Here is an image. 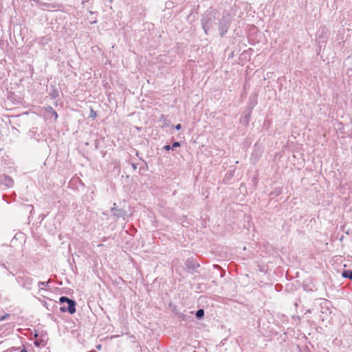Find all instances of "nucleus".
Segmentation results:
<instances>
[{"mask_svg":"<svg viewBox=\"0 0 352 352\" xmlns=\"http://www.w3.org/2000/svg\"><path fill=\"white\" fill-rule=\"evenodd\" d=\"M96 23V21H91V23Z\"/></svg>","mask_w":352,"mask_h":352,"instance_id":"412c9836","label":"nucleus"},{"mask_svg":"<svg viewBox=\"0 0 352 352\" xmlns=\"http://www.w3.org/2000/svg\"><path fill=\"white\" fill-rule=\"evenodd\" d=\"M56 96H58V91H54V93H53L52 97H53V98H56Z\"/></svg>","mask_w":352,"mask_h":352,"instance_id":"f3484780","label":"nucleus"},{"mask_svg":"<svg viewBox=\"0 0 352 352\" xmlns=\"http://www.w3.org/2000/svg\"><path fill=\"white\" fill-rule=\"evenodd\" d=\"M16 280L19 285L27 290H30L33 284V279L27 276H18Z\"/></svg>","mask_w":352,"mask_h":352,"instance_id":"f03ea898","label":"nucleus"},{"mask_svg":"<svg viewBox=\"0 0 352 352\" xmlns=\"http://www.w3.org/2000/svg\"><path fill=\"white\" fill-rule=\"evenodd\" d=\"M91 113H93V111H91ZM96 115V112H94V113H92V116H94Z\"/></svg>","mask_w":352,"mask_h":352,"instance_id":"4be33fe9","label":"nucleus"},{"mask_svg":"<svg viewBox=\"0 0 352 352\" xmlns=\"http://www.w3.org/2000/svg\"><path fill=\"white\" fill-rule=\"evenodd\" d=\"M228 25L224 21L219 22V30L221 36H223L228 31Z\"/></svg>","mask_w":352,"mask_h":352,"instance_id":"423d86ee","label":"nucleus"},{"mask_svg":"<svg viewBox=\"0 0 352 352\" xmlns=\"http://www.w3.org/2000/svg\"><path fill=\"white\" fill-rule=\"evenodd\" d=\"M46 112L48 113L49 116H52L54 118V120H56L58 116L56 111L53 109V108L50 106L46 107L45 108Z\"/></svg>","mask_w":352,"mask_h":352,"instance_id":"6e6552de","label":"nucleus"},{"mask_svg":"<svg viewBox=\"0 0 352 352\" xmlns=\"http://www.w3.org/2000/svg\"><path fill=\"white\" fill-rule=\"evenodd\" d=\"M195 316L197 319H202L204 316V310L203 309H198L195 313Z\"/></svg>","mask_w":352,"mask_h":352,"instance_id":"9d476101","label":"nucleus"},{"mask_svg":"<svg viewBox=\"0 0 352 352\" xmlns=\"http://www.w3.org/2000/svg\"><path fill=\"white\" fill-rule=\"evenodd\" d=\"M40 5L41 6H48V3H40Z\"/></svg>","mask_w":352,"mask_h":352,"instance_id":"6ab92c4d","label":"nucleus"},{"mask_svg":"<svg viewBox=\"0 0 352 352\" xmlns=\"http://www.w3.org/2000/svg\"><path fill=\"white\" fill-rule=\"evenodd\" d=\"M91 113H93V111H91ZM96 115V112H94V113H92V116H94Z\"/></svg>","mask_w":352,"mask_h":352,"instance_id":"5701e85b","label":"nucleus"},{"mask_svg":"<svg viewBox=\"0 0 352 352\" xmlns=\"http://www.w3.org/2000/svg\"><path fill=\"white\" fill-rule=\"evenodd\" d=\"M201 22L202 29L204 30L206 34H208V31L210 30V29L212 27L211 19L204 18V19H201Z\"/></svg>","mask_w":352,"mask_h":352,"instance_id":"39448f33","label":"nucleus"},{"mask_svg":"<svg viewBox=\"0 0 352 352\" xmlns=\"http://www.w3.org/2000/svg\"><path fill=\"white\" fill-rule=\"evenodd\" d=\"M9 316H10L9 314H6V315L3 316V317H1V318H0V320H5L6 318H7Z\"/></svg>","mask_w":352,"mask_h":352,"instance_id":"dca6fc26","label":"nucleus"},{"mask_svg":"<svg viewBox=\"0 0 352 352\" xmlns=\"http://www.w3.org/2000/svg\"><path fill=\"white\" fill-rule=\"evenodd\" d=\"M48 284H49V281H47V282L40 281V282H38V287H40V289H43V287L48 286Z\"/></svg>","mask_w":352,"mask_h":352,"instance_id":"9b49d317","label":"nucleus"},{"mask_svg":"<svg viewBox=\"0 0 352 352\" xmlns=\"http://www.w3.org/2000/svg\"><path fill=\"white\" fill-rule=\"evenodd\" d=\"M185 265L188 270H190L192 272L195 271L196 269L199 267V263H197L192 258L187 259L185 263Z\"/></svg>","mask_w":352,"mask_h":352,"instance_id":"20e7f679","label":"nucleus"},{"mask_svg":"<svg viewBox=\"0 0 352 352\" xmlns=\"http://www.w3.org/2000/svg\"><path fill=\"white\" fill-rule=\"evenodd\" d=\"M59 302L60 304H64L65 302H67L68 304V307H65V305L60 307V311L61 312H68L71 314H73L76 312V303L74 300L70 299L67 296H61L59 298Z\"/></svg>","mask_w":352,"mask_h":352,"instance_id":"f257e3e1","label":"nucleus"},{"mask_svg":"<svg viewBox=\"0 0 352 352\" xmlns=\"http://www.w3.org/2000/svg\"><path fill=\"white\" fill-rule=\"evenodd\" d=\"M2 183L8 187H12L13 186L14 181L8 175H3Z\"/></svg>","mask_w":352,"mask_h":352,"instance_id":"0eeeda50","label":"nucleus"},{"mask_svg":"<svg viewBox=\"0 0 352 352\" xmlns=\"http://www.w3.org/2000/svg\"><path fill=\"white\" fill-rule=\"evenodd\" d=\"M132 166H133V168L134 170H135L138 168V164H132Z\"/></svg>","mask_w":352,"mask_h":352,"instance_id":"a211bd4d","label":"nucleus"},{"mask_svg":"<svg viewBox=\"0 0 352 352\" xmlns=\"http://www.w3.org/2000/svg\"><path fill=\"white\" fill-rule=\"evenodd\" d=\"M175 128L177 129V130H179L181 129L182 128V125L180 124H177V125L175 126Z\"/></svg>","mask_w":352,"mask_h":352,"instance_id":"2eb2a0df","label":"nucleus"},{"mask_svg":"<svg viewBox=\"0 0 352 352\" xmlns=\"http://www.w3.org/2000/svg\"><path fill=\"white\" fill-rule=\"evenodd\" d=\"M250 108L253 109L256 104V98H250Z\"/></svg>","mask_w":352,"mask_h":352,"instance_id":"f8f14e48","label":"nucleus"},{"mask_svg":"<svg viewBox=\"0 0 352 352\" xmlns=\"http://www.w3.org/2000/svg\"><path fill=\"white\" fill-rule=\"evenodd\" d=\"M342 276L344 278L352 279V270H346L342 272Z\"/></svg>","mask_w":352,"mask_h":352,"instance_id":"1a4fd4ad","label":"nucleus"},{"mask_svg":"<svg viewBox=\"0 0 352 352\" xmlns=\"http://www.w3.org/2000/svg\"><path fill=\"white\" fill-rule=\"evenodd\" d=\"M136 155L138 156L139 155V153L138 152H136Z\"/></svg>","mask_w":352,"mask_h":352,"instance_id":"b1692460","label":"nucleus"},{"mask_svg":"<svg viewBox=\"0 0 352 352\" xmlns=\"http://www.w3.org/2000/svg\"><path fill=\"white\" fill-rule=\"evenodd\" d=\"M164 149H165L166 151H169L170 149H172V146H170V145H168V144L165 145V146H164Z\"/></svg>","mask_w":352,"mask_h":352,"instance_id":"4468645a","label":"nucleus"},{"mask_svg":"<svg viewBox=\"0 0 352 352\" xmlns=\"http://www.w3.org/2000/svg\"><path fill=\"white\" fill-rule=\"evenodd\" d=\"M20 352H28L26 349H23Z\"/></svg>","mask_w":352,"mask_h":352,"instance_id":"aec40b11","label":"nucleus"},{"mask_svg":"<svg viewBox=\"0 0 352 352\" xmlns=\"http://www.w3.org/2000/svg\"><path fill=\"white\" fill-rule=\"evenodd\" d=\"M111 211L112 212V216L115 221L118 220L120 217H124L126 212L123 209H117L115 207L111 208Z\"/></svg>","mask_w":352,"mask_h":352,"instance_id":"7ed1b4c3","label":"nucleus"},{"mask_svg":"<svg viewBox=\"0 0 352 352\" xmlns=\"http://www.w3.org/2000/svg\"><path fill=\"white\" fill-rule=\"evenodd\" d=\"M180 146V142H175L172 145V148H177Z\"/></svg>","mask_w":352,"mask_h":352,"instance_id":"ddd939ff","label":"nucleus"},{"mask_svg":"<svg viewBox=\"0 0 352 352\" xmlns=\"http://www.w3.org/2000/svg\"><path fill=\"white\" fill-rule=\"evenodd\" d=\"M89 352H96L95 351H89Z\"/></svg>","mask_w":352,"mask_h":352,"instance_id":"393cba45","label":"nucleus"}]
</instances>
